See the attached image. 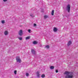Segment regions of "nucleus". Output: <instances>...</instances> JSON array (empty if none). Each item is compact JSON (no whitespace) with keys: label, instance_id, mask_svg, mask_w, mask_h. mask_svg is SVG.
Here are the masks:
<instances>
[{"label":"nucleus","instance_id":"nucleus-5","mask_svg":"<svg viewBox=\"0 0 78 78\" xmlns=\"http://www.w3.org/2000/svg\"><path fill=\"white\" fill-rule=\"evenodd\" d=\"M18 34L20 36H22V34H23V31H22V30H20L19 31Z\"/></svg>","mask_w":78,"mask_h":78},{"label":"nucleus","instance_id":"nucleus-17","mask_svg":"<svg viewBox=\"0 0 78 78\" xmlns=\"http://www.w3.org/2000/svg\"><path fill=\"white\" fill-rule=\"evenodd\" d=\"M47 17H48V16H47L45 15L44 16V19H47Z\"/></svg>","mask_w":78,"mask_h":78},{"label":"nucleus","instance_id":"nucleus-21","mask_svg":"<svg viewBox=\"0 0 78 78\" xmlns=\"http://www.w3.org/2000/svg\"><path fill=\"white\" fill-rule=\"evenodd\" d=\"M14 73L15 75H16L17 74V71L16 70H15L14 71Z\"/></svg>","mask_w":78,"mask_h":78},{"label":"nucleus","instance_id":"nucleus-6","mask_svg":"<svg viewBox=\"0 0 78 78\" xmlns=\"http://www.w3.org/2000/svg\"><path fill=\"white\" fill-rule=\"evenodd\" d=\"M53 31L54 32H56L58 31V29L55 27H54Z\"/></svg>","mask_w":78,"mask_h":78},{"label":"nucleus","instance_id":"nucleus-25","mask_svg":"<svg viewBox=\"0 0 78 78\" xmlns=\"http://www.w3.org/2000/svg\"><path fill=\"white\" fill-rule=\"evenodd\" d=\"M56 73H58V70H56Z\"/></svg>","mask_w":78,"mask_h":78},{"label":"nucleus","instance_id":"nucleus-3","mask_svg":"<svg viewBox=\"0 0 78 78\" xmlns=\"http://www.w3.org/2000/svg\"><path fill=\"white\" fill-rule=\"evenodd\" d=\"M66 10L68 12H70V6L69 5H68L67 6Z\"/></svg>","mask_w":78,"mask_h":78},{"label":"nucleus","instance_id":"nucleus-8","mask_svg":"<svg viewBox=\"0 0 78 78\" xmlns=\"http://www.w3.org/2000/svg\"><path fill=\"white\" fill-rule=\"evenodd\" d=\"M37 43H38L37 41H34L33 42V44H34V45H36V44H37Z\"/></svg>","mask_w":78,"mask_h":78},{"label":"nucleus","instance_id":"nucleus-2","mask_svg":"<svg viewBox=\"0 0 78 78\" xmlns=\"http://www.w3.org/2000/svg\"><path fill=\"white\" fill-rule=\"evenodd\" d=\"M16 60L17 62H19V63L21 62V60L20 59V57L19 56L16 57Z\"/></svg>","mask_w":78,"mask_h":78},{"label":"nucleus","instance_id":"nucleus-19","mask_svg":"<svg viewBox=\"0 0 78 78\" xmlns=\"http://www.w3.org/2000/svg\"><path fill=\"white\" fill-rule=\"evenodd\" d=\"M41 12H44V10L43 9H41Z\"/></svg>","mask_w":78,"mask_h":78},{"label":"nucleus","instance_id":"nucleus-4","mask_svg":"<svg viewBox=\"0 0 78 78\" xmlns=\"http://www.w3.org/2000/svg\"><path fill=\"white\" fill-rule=\"evenodd\" d=\"M31 52L32 53L33 55H35L36 54V52L33 49H31Z\"/></svg>","mask_w":78,"mask_h":78},{"label":"nucleus","instance_id":"nucleus-12","mask_svg":"<svg viewBox=\"0 0 78 78\" xmlns=\"http://www.w3.org/2000/svg\"><path fill=\"white\" fill-rule=\"evenodd\" d=\"M54 66H51L50 67V69H51V70H52V69H54Z\"/></svg>","mask_w":78,"mask_h":78},{"label":"nucleus","instance_id":"nucleus-22","mask_svg":"<svg viewBox=\"0 0 78 78\" xmlns=\"http://www.w3.org/2000/svg\"><path fill=\"white\" fill-rule=\"evenodd\" d=\"M18 39H19L20 40V41H22V37H19Z\"/></svg>","mask_w":78,"mask_h":78},{"label":"nucleus","instance_id":"nucleus-24","mask_svg":"<svg viewBox=\"0 0 78 78\" xmlns=\"http://www.w3.org/2000/svg\"><path fill=\"white\" fill-rule=\"evenodd\" d=\"M36 26L37 25L36 23L34 24V27H36Z\"/></svg>","mask_w":78,"mask_h":78},{"label":"nucleus","instance_id":"nucleus-23","mask_svg":"<svg viewBox=\"0 0 78 78\" xmlns=\"http://www.w3.org/2000/svg\"><path fill=\"white\" fill-rule=\"evenodd\" d=\"M28 31L29 32V33H31V30L30 29H29L28 30Z\"/></svg>","mask_w":78,"mask_h":78},{"label":"nucleus","instance_id":"nucleus-9","mask_svg":"<svg viewBox=\"0 0 78 78\" xmlns=\"http://www.w3.org/2000/svg\"><path fill=\"white\" fill-rule=\"evenodd\" d=\"M45 48H47V49H48V48H50V46H49V45H47L45 46Z\"/></svg>","mask_w":78,"mask_h":78},{"label":"nucleus","instance_id":"nucleus-14","mask_svg":"<svg viewBox=\"0 0 78 78\" xmlns=\"http://www.w3.org/2000/svg\"><path fill=\"white\" fill-rule=\"evenodd\" d=\"M37 75L38 77H39V72H37Z\"/></svg>","mask_w":78,"mask_h":78},{"label":"nucleus","instance_id":"nucleus-7","mask_svg":"<svg viewBox=\"0 0 78 78\" xmlns=\"http://www.w3.org/2000/svg\"><path fill=\"white\" fill-rule=\"evenodd\" d=\"M72 44V41H69L68 42L67 44V46H69V45H70Z\"/></svg>","mask_w":78,"mask_h":78},{"label":"nucleus","instance_id":"nucleus-26","mask_svg":"<svg viewBox=\"0 0 78 78\" xmlns=\"http://www.w3.org/2000/svg\"><path fill=\"white\" fill-rule=\"evenodd\" d=\"M4 2H6L8 0H3Z\"/></svg>","mask_w":78,"mask_h":78},{"label":"nucleus","instance_id":"nucleus-27","mask_svg":"<svg viewBox=\"0 0 78 78\" xmlns=\"http://www.w3.org/2000/svg\"><path fill=\"white\" fill-rule=\"evenodd\" d=\"M20 67H21V66H20Z\"/></svg>","mask_w":78,"mask_h":78},{"label":"nucleus","instance_id":"nucleus-16","mask_svg":"<svg viewBox=\"0 0 78 78\" xmlns=\"http://www.w3.org/2000/svg\"><path fill=\"white\" fill-rule=\"evenodd\" d=\"M30 16H31V17H34V15L33 14H31V15H30Z\"/></svg>","mask_w":78,"mask_h":78},{"label":"nucleus","instance_id":"nucleus-1","mask_svg":"<svg viewBox=\"0 0 78 78\" xmlns=\"http://www.w3.org/2000/svg\"><path fill=\"white\" fill-rule=\"evenodd\" d=\"M64 74L66 75L65 76L66 78H72L73 76V73L72 72L66 71L65 72Z\"/></svg>","mask_w":78,"mask_h":78},{"label":"nucleus","instance_id":"nucleus-18","mask_svg":"<svg viewBox=\"0 0 78 78\" xmlns=\"http://www.w3.org/2000/svg\"><path fill=\"white\" fill-rule=\"evenodd\" d=\"M1 22H2V23L3 24V23H5V20H2Z\"/></svg>","mask_w":78,"mask_h":78},{"label":"nucleus","instance_id":"nucleus-10","mask_svg":"<svg viewBox=\"0 0 78 78\" xmlns=\"http://www.w3.org/2000/svg\"><path fill=\"white\" fill-rule=\"evenodd\" d=\"M8 34V31H5V32H4V34H5V35H6Z\"/></svg>","mask_w":78,"mask_h":78},{"label":"nucleus","instance_id":"nucleus-15","mask_svg":"<svg viewBox=\"0 0 78 78\" xmlns=\"http://www.w3.org/2000/svg\"><path fill=\"white\" fill-rule=\"evenodd\" d=\"M41 78H44L45 77V74H43L41 76Z\"/></svg>","mask_w":78,"mask_h":78},{"label":"nucleus","instance_id":"nucleus-13","mask_svg":"<svg viewBox=\"0 0 78 78\" xmlns=\"http://www.w3.org/2000/svg\"><path fill=\"white\" fill-rule=\"evenodd\" d=\"M51 15H52V16L54 15V10H52V12H51Z\"/></svg>","mask_w":78,"mask_h":78},{"label":"nucleus","instance_id":"nucleus-11","mask_svg":"<svg viewBox=\"0 0 78 78\" xmlns=\"http://www.w3.org/2000/svg\"><path fill=\"white\" fill-rule=\"evenodd\" d=\"M30 39V36H28L26 38V40H28V39Z\"/></svg>","mask_w":78,"mask_h":78},{"label":"nucleus","instance_id":"nucleus-20","mask_svg":"<svg viewBox=\"0 0 78 78\" xmlns=\"http://www.w3.org/2000/svg\"><path fill=\"white\" fill-rule=\"evenodd\" d=\"M26 75L27 76H28V75H29V73H27Z\"/></svg>","mask_w":78,"mask_h":78}]
</instances>
